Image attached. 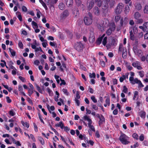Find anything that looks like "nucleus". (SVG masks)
Returning <instances> with one entry per match:
<instances>
[{
    "label": "nucleus",
    "mask_w": 148,
    "mask_h": 148,
    "mask_svg": "<svg viewBox=\"0 0 148 148\" xmlns=\"http://www.w3.org/2000/svg\"><path fill=\"white\" fill-rule=\"evenodd\" d=\"M139 115L142 118L144 119L145 117L146 113L144 111H141L139 112Z\"/></svg>",
    "instance_id": "18"
},
{
    "label": "nucleus",
    "mask_w": 148,
    "mask_h": 148,
    "mask_svg": "<svg viewBox=\"0 0 148 148\" xmlns=\"http://www.w3.org/2000/svg\"><path fill=\"white\" fill-rule=\"evenodd\" d=\"M32 24L34 28H35L34 26L35 27V28H38V26L37 23L34 21H33L32 22Z\"/></svg>",
    "instance_id": "34"
},
{
    "label": "nucleus",
    "mask_w": 148,
    "mask_h": 148,
    "mask_svg": "<svg viewBox=\"0 0 148 148\" xmlns=\"http://www.w3.org/2000/svg\"><path fill=\"white\" fill-rule=\"evenodd\" d=\"M128 89L126 87V86H123V88L122 90V92L125 93H127V92Z\"/></svg>",
    "instance_id": "43"
},
{
    "label": "nucleus",
    "mask_w": 148,
    "mask_h": 148,
    "mask_svg": "<svg viewBox=\"0 0 148 148\" xmlns=\"http://www.w3.org/2000/svg\"><path fill=\"white\" fill-rule=\"evenodd\" d=\"M144 12L145 14H148V6L147 5H146L144 7Z\"/></svg>",
    "instance_id": "36"
},
{
    "label": "nucleus",
    "mask_w": 148,
    "mask_h": 148,
    "mask_svg": "<svg viewBox=\"0 0 148 148\" xmlns=\"http://www.w3.org/2000/svg\"><path fill=\"white\" fill-rule=\"evenodd\" d=\"M140 16V14L138 12H136L135 13L134 18L136 19H138Z\"/></svg>",
    "instance_id": "27"
},
{
    "label": "nucleus",
    "mask_w": 148,
    "mask_h": 148,
    "mask_svg": "<svg viewBox=\"0 0 148 148\" xmlns=\"http://www.w3.org/2000/svg\"><path fill=\"white\" fill-rule=\"evenodd\" d=\"M7 102L8 103H10L12 102L11 100L10 99V97L8 96L6 97Z\"/></svg>",
    "instance_id": "57"
},
{
    "label": "nucleus",
    "mask_w": 148,
    "mask_h": 148,
    "mask_svg": "<svg viewBox=\"0 0 148 148\" xmlns=\"http://www.w3.org/2000/svg\"><path fill=\"white\" fill-rule=\"evenodd\" d=\"M21 123L22 125L25 127H26L27 128H29V124L26 122H24V121H22Z\"/></svg>",
    "instance_id": "29"
},
{
    "label": "nucleus",
    "mask_w": 148,
    "mask_h": 148,
    "mask_svg": "<svg viewBox=\"0 0 148 148\" xmlns=\"http://www.w3.org/2000/svg\"><path fill=\"white\" fill-rule=\"evenodd\" d=\"M39 51H40L41 52H43L40 47H36V49L35 50V51L36 52H37Z\"/></svg>",
    "instance_id": "54"
},
{
    "label": "nucleus",
    "mask_w": 148,
    "mask_h": 148,
    "mask_svg": "<svg viewBox=\"0 0 148 148\" xmlns=\"http://www.w3.org/2000/svg\"><path fill=\"white\" fill-rule=\"evenodd\" d=\"M137 82H136V83L138 84V87L140 88H142L144 86V85H143L141 81L138 79V81H136Z\"/></svg>",
    "instance_id": "26"
},
{
    "label": "nucleus",
    "mask_w": 148,
    "mask_h": 148,
    "mask_svg": "<svg viewBox=\"0 0 148 148\" xmlns=\"http://www.w3.org/2000/svg\"><path fill=\"white\" fill-rule=\"evenodd\" d=\"M106 103V104H107V105L108 106H109L110 104V98H107L105 101Z\"/></svg>",
    "instance_id": "51"
},
{
    "label": "nucleus",
    "mask_w": 148,
    "mask_h": 148,
    "mask_svg": "<svg viewBox=\"0 0 148 148\" xmlns=\"http://www.w3.org/2000/svg\"><path fill=\"white\" fill-rule=\"evenodd\" d=\"M19 79L22 82H24L25 81V79L24 77H23L21 76L18 77Z\"/></svg>",
    "instance_id": "64"
},
{
    "label": "nucleus",
    "mask_w": 148,
    "mask_h": 148,
    "mask_svg": "<svg viewBox=\"0 0 148 148\" xmlns=\"http://www.w3.org/2000/svg\"><path fill=\"white\" fill-rule=\"evenodd\" d=\"M92 123V122L90 123H88V125L89 127V128L90 129V130L93 132H95V130L94 128V127L92 125H91V124Z\"/></svg>",
    "instance_id": "21"
},
{
    "label": "nucleus",
    "mask_w": 148,
    "mask_h": 148,
    "mask_svg": "<svg viewBox=\"0 0 148 148\" xmlns=\"http://www.w3.org/2000/svg\"><path fill=\"white\" fill-rule=\"evenodd\" d=\"M84 120H87L88 121V123H90L92 122L91 120L86 115L84 116Z\"/></svg>",
    "instance_id": "33"
},
{
    "label": "nucleus",
    "mask_w": 148,
    "mask_h": 148,
    "mask_svg": "<svg viewBox=\"0 0 148 148\" xmlns=\"http://www.w3.org/2000/svg\"><path fill=\"white\" fill-rule=\"evenodd\" d=\"M9 114L11 116H13L15 115V113L12 110H11L9 112Z\"/></svg>",
    "instance_id": "41"
},
{
    "label": "nucleus",
    "mask_w": 148,
    "mask_h": 148,
    "mask_svg": "<svg viewBox=\"0 0 148 148\" xmlns=\"http://www.w3.org/2000/svg\"><path fill=\"white\" fill-rule=\"evenodd\" d=\"M108 3L111 8L113 7L115 4V2L114 0H110Z\"/></svg>",
    "instance_id": "23"
},
{
    "label": "nucleus",
    "mask_w": 148,
    "mask_h": 148,
    "mask_svg": "<svg viewBox=\"0 0 148 148\" xmlns=\"http://www.w3.org/2000/svg\"><path fill=\"white\" fill-rule=\"evenodd\" d=\"M130 39L132 40H134L135 39V36L132 30L130 32Z\"/></svg>",
    "instance_id": "17"
},
{
    "label": "nucleus",
    "mask_w": 148,
    "mask_h": 148,
    "mask_svg": "<svg viewBox=\"0 0 148 148\" xmlns=\"http://www.w3.org/2000/svg\"><path fill=\"white\" fill-rule=\"evenodd\" d=\"M18 46L21 49L23 48V45L21 40H19L18 43Z\"/></svg>",
    "instance_id": "39"
},
{
    "label": "nucleus",
    "mask_w": 148,
    "mask_h": 148,
    "mask_svg": "<svg viewBox=\"0 0 148 148\" xmlns=\"http://www.w3.org/2000/svg\"><path fill=\"white\" fill-rule=\"evenodd\" d=\"M64 130L66 132H68L70 130V128H69L68 127H67V126L64 127Z\"/></svg>",
    "instance_id": "62"
},
{
    "label": "nucleus",
    "mask_w": 148,
    "mask_h": 148,
    "mask_svg": "<svg viewBox=\"0 0 148 148\" xmlns=\"http://www.w3.org/2000/svg\"><path fill=\"white\" fill-rule=\"evenodd\" d=\"M74 49L78 51L83 50L84 48L83 44L81 42H77L75 44Z\"/></svg>",
    "instance_id": "3"
},
{
    "label": "nucleus",
    "mask_w": 148,
    "mask_h": 148,
    "mask_svg": "<svg viewBox=\"0 0 148 148\" xmlns=\"http://www.w3.org/2000/svg\"><path fill=\"white\" fill-rule=\"evenodd\" d=\"M62 91L66 95H68L69 93L67 89L63 88L62 89Z\"/></svg>",
    "instance_id": "55"
},
{
    "label": "nucleus",
    "mask_w": 148,
    "mask_h": 148,
    "mask_svg": "<svg viewBox=\"0 0 148 148\" xmlns=\"http://www.w3.org/2000/svg\"><path fill=\"white\" fill-rule=\"evenodd\" d=\"M9 50L10 51L11 56H14L16 55V52L15 51H14V50L11 49V48L9 47L8 48Z\"/></svg>",
    "instance_id": "22"
},
{
    "label": "nucleus",
    "mask_w": 148,
    "mask_h": 148,
    "mask_svg": "<svg viewBox=\"0 0 148 148\" xmlns=\"http://www.w3.org/2000/svg\"><path fill=\"white\" fill-rule=\"evenodd\" d=\"M123 50V45L121 44L119 45V53L120 52H121Z\"/></svg>",
    "instance_id": "48"
},
{
    "label": "nucleus",
    "mask_w": 148,
    "mask_h": 148,
    "mask_svg": "<svg viewBox=\"0 0 148 148\" xmlns=\"http://www.w3.org/2000/svg\"><path fill=\"white\" fill-rule=\"evenodd\" d=\"M93 12L97 16H98L100 14V10L99 8L96 6L93 9Z\"/></svg>",
    "instance_id": "11"
},
{
    "label": "nucleus",
    "mask_w": 148,
    "mask_h": 148,
    "mask_svg": "<svg viewBox=\"0 0 148 148\" xmlns=\"http://www.w3.org/2000/svg\"><path fill=\"white\" fill-rule=\"evenodd\" d=\"M96 3H97V5L99 7H100L101 6L102 3V2L101 0H99L98 1H97Z\"/></svg>",
    "instance_id": "56"
},
{
    "label": "nucleus",
    "mask_w": 148,
    "mask_h": 148,
    "mask_svg": "<svg viewBox=\"0 0 148 148\" xmlns=\"http://www.w3.org/2000/svg\"><path fill=\"white\" fill-rule=\"evenodd\" d=\"M135 8L138 10H140L142 8V5L140 3H135Z\"/></svg>",
    "instance_id": "16"
},
{
    "label": "nucleus",
    "mask_w": 148,
    "mask_h": 148,
    "mask_svg": "<svg viewBox=\"0 0 148 148\" xmlns=\"http://www.w3.org/2000/svg\"><path fill=\"white\" fill-rule=\"evenodd\" d=\"M144 139V137L143 134H141L139 137V140L141 141H142Z\"/></svg>",
    "instance_id": "60"
},
{
    "label": "nucleus",
    "mask_w": 148,
    "mask_h": 148,
    "mask_svg": "<svg viewBox=\"0 0 148 148\" xmlns=\"http://www.w3.org/2000/svg\"><path fill=\"white\" fill-rule=\"evenodd\" d=\"M129 80L132 84H136V82H137L136 81H138V79L137 78H135V79H134L133 77L131 76L130 77Z\"/></svg>",
    "instance_id": "13"
},
{
    "label": "nucleus",
    "mask_w": 148,
    "mask_h": 148,
    "mask_svg": "<svg viewBox=\"0 0 148 148\" xmlns=\"http://www.w3.org/2000/svg\"><path fill=\"white\" fill-rule=\"evenodd\" d=\"M45 1L50 9H51L52 7L54 8V5L56 3L54 0H45Z\"/></svg>",
    "instance_id": "7"
},
{
    "label": "nucleus",
    "mask_w": 148,
    "mask_h": 148,
    "mask_svg": "<svg viewBox=\"0 0 148 148\" xmlns=\"http://www.w3.org/2000/svg\"><path fill=\"white\" fill-rule=\"evenodd\" d=\"M48 110L49 111V113H50L52 114V116L53 118H55V117H56V114L55 112H51V111H50V110L49 109H48Z\"/></svg>",
    "instance_id": "52"
},
{
    "label": "nucleus",
    "mask_w": 148,
    "mask_h": 148,
    "mask_svg": "<svg viewBox=\"0 0 148 148\" xmlns=\"http://www.w3.org/2000/svg\"><path fill=\"white\" fill-rule=\"evenodd\" d=\"M132 65L134 67L136 68L138 70H141L143 69L142 67L140 66V62L138 61L133 62Z\"/></svg>",
    "instance_id": "9"
},
{
    "label": "nucleus",
    "mask_w": 148,
    "mask_h": 148,
    "mask_svg": "<svg viewBox=\"0 0 148 148\" xmlns=\"http://www.w3.org/2000/svg\"><path fill=\"white\" fill-rule=\"evenodd\" d=\"M88 40L90 43H93L95 40V37L93 31L90 30L89 33Z\"/></svg>",
    "instance_id": "5"
},
{
    "label": "nucleus",
    "mask_w": 148,
    "mask_h": 148,
    "mask_svg": "<svg viewBox=\"0 0 148 148\" xmlns=\"http://www.w3.org/2000/svg\"><path fill=\"white\" fill-rule=\"evenodd\" d=\"M103 39L102 38L99 37L98 38L97 40L96 41V43L98 45H99L101 43V42Z\"/></svg>",
    "instance_id": "24"
},
{
    "label": "nucleus",
    "mask_w": 148,
    "mask_h": 148,
    "mask_svg": "<svg viewBox=\"0 0 148 148\" xmlns=\"http://www.w3.org/2000/svg\"><path fill=\"white\" fill-rule=\"evenodd\" d=\"M139 145L138 143H136L135 144H134L133 146L131 145V148H135L136 147H138Z\"/></svg>",
    "instance_id": "58"
},
{
    "label": "nucleus",
    "mask_w": 148,
    "mask_h": 148,
    "mask_svg": "<svg viewBox=\"0 0 148 148\" xmlns=\"http://www.w3.org/2000/svg\"><path fill=\"white\" fill-rule=\"evenodd\" d=\"M100 64L101 66L102 67H104L106 65V64L104 61L102 59L100 60Z\"/></svg>",
    "instance_id": "38"
},
{
    "label": "nucleus",
    "mask_w": 148,
    "mask_h": 148,
    "mask_svg": "<svg viewBox=\"0 0 148 148\" xmlns=\"http://www.w3.org/2000/svg\"><path fill=\"white\" fill-rule=\"evenodd\" d=\"M75 103L77 104V106H79L80 105V102L77 99H75Z\"/></svg>",
    "instance_id": "63"
},
{
    "label": "nucleus",
    "mask_w": 148,
    "mask_h": 148,
    "mask_svg": "<svg viewBox=\"0 0 148 148\" xmlns=\"http://www.w3.org/2000/svg\"><path fill=\"white\" fill-rule=\"evenodd\" d=\"M34 86L36 89L41 93H42V90L41 89L40 87L36 84H35L34 85Z\"/></svg>",
    "instance_id": "19"
},
{
    "label": "nucleus",
    "mask_w": 148,
    "mask_h": 148,
    "mask_svg": "<svg viewBox=\"0 0 148 148\" xmlns=\"http://www.w3.org/2000/svg\"><path fill=\"white\" fill-rule=\"evenodd\" d=\"M130 10V7L128 5H126L125 8V12L126 14L129 12Z\"/></svg>",
    "instance_id": "31"
},
{
    "label": "nucleus",
    "mask_w": 148,
    "mask_h": 148,
    "mask_svg": "<svg viewBox=\"0 0 148 148\" xmlns=\"http://www.w3.org/2000/svg\"><path fill=\"white\" fill-rule=\"evenodd\" d=\"M35 89H32L30 88H28V95L29 96H31V95L33 94L34 92Z\"/></svg>",
    "instance_id": "30"
},
{
    "label": "nucleus",
    "mask_w": 148,
    "mask_h": 148,
    "mask_svg": "<svg viewBox=\"0 0 148 148\" xmlns=\"http://www.w3.org/2000/svg\"><path fill=\"white\" fill-rule=\"evenodd\" d=\"M22 11H23L25 12H26L27 10V8L25 6H23L22 7Z\"/></svg>",
    "instance_id": "59"
},
{
    "label": "nucleus",
    "mask_w": 148,
    "mask_h": 148,
    "mask_svg": "<svg viewBox=\"0 0 148 148\" xmlns=\"http://www.w3.org/2000/svg\"><path fill=\"white\" fill-rule=\"evenodd\" d=\"M18 14L17 16V17L20 21H22V18L20 12H16V14Z\"/></svg>",
    "instance_id": "28"
},
{
    "label": "nucleus",
    "mask_w": 148,
    "mask_h": 148,
    "mask_svg": "<svg viewBox=\"0 0 148 148\" xmlns=\"http://www.w3.org/2000/svg\"><path fill=\"white\" fill-rule=\"evenodd\" d=\"M73 14L74 17H77L79 16V10L77 9L74 10L73 11Z\"/></svg>",
    "instance_id": "15"
},
{
    "label": "nucleus",
    "mask_w": 148,
    "mask_h": 148,
    "mask_svg": "<svg viewBox=\"0 0 148 148\" xmlns=\"http://www.w3.org/2000/svg\"><path fill=\"white\" fill-rule=\"evenodd\" d=\"M137 55L139 57H140L142 56V52L140 50H138L137 52Z\"/></svg>",
    "instance_id": "44"
},
{
    "label": "nucleus",
    "mask_w": 148,
    "mask_h": 148,
    "mask_svg": "<svg viewBox=\"0 0 148 148\" xmlns=\"http://www.w3.org/2000/svg\"><path fill=\"white\" fill-rule=\"evenodd\" d=\"M38 139L40 141L41 143L43 145L45 144V141L44 139L41 136H39L38 137Z\"/></svg>",
    "instance_id": "35"
},
{
    "label": "nucleus",
    "mask_w": 148,
    "mask_h": 148,
    "mask_svg": "<svg viewBox=\"0 0 148 148\" xmlns=\"http://www.w3.org/2000/svg\"><path fill=\"white\" fill-rule=\"evenodd\" d=\"M103 27H106L108 26L109 28L106 31V34L108 36L110 35L112 32H114L116 29L115 25L114 23L110 24L108 20L106 19L105 21H103Z\"/></svg>",
    "instance_id": "1"
},
{
    "label": "nucleus",
    "mask_w": 148,
    "mask_h": 148,
    "mask_svg": "<svg viewBox=\"0 0 148 148\" xmlns=\"http://www.w3.org/2000/svg\"><path fill=\"white\" fill-rule=\"evenodd\" d=\"M107 36L105 37L103 39L102 41V44L104 46H105L106 45V43L107 42Z\"/></svg>",
    "instance_id": "32"
},
{
    "label": "nucleus",
    "mask_w": 148,
    "mask_h": 148,
    "mask_svg": "<svg viewBox=\"0 0 148 148\" xmlns=\"http://www.w3.org/2000/svg\"><path fill=\"white\" fill-rule=\"evenodd\" d=\"M58 6L60 9L61 10H63L65 9V6L63 3H60Z\"/></svg>",
    "instance_id": "20"
},
{
    "label": "nucleus",
    "mask_w": 148,
    "mask_h": 148,
    "mask_svg": "<svg viewBox=\"0 0 148 148\" xmlns=\"http://www.w3.org/2000/svg\"><path fill=\"white\" fill-rule=\"evenodd\" d=\"M128 137L123 133H121L119 138V140L121 143L123 145L127 144L129 143V142L128 140Z\"/></svg>",
    "instance_id": "2"
},
{
    "label": "nucleus",
    "mask_w": 148,
    "mask_h": 148,
    "mask_svg": "<svg viewBox=\"0 0 148 148\" xmlns=\"http://www.w3.org/2000/svg\"><path fill=\"white\" fill-rule=\"evenodd\" d=\"M144 25V28L145 31L146 32L148 31V22H146L143 24Z\"/></svg>",
    "instance_id": "25"
},
{
    "label": "nucleus",
    "mask_w": 148,
    "mask_h": 148,
    "mask_svg": "<svg viewBox=\"0 0 148 148\" xmlns=\"http://www.w3.org/2000/svg\"><path fill=\"white\" fill-rule=\"evenodd\" d=\"M94 2L93 0L88 1L87 3V6L89 10H90L93 7L94 5Z\"/></svg>",
    "instance_id": "10"
},
{
    "label": "nucleus",
    "mask_w": 148,
    "mask_h": 148,
    "mask_svg": "<svg viewBox=\"0 0 148 148\" xmlns=\"http://www.w3.org/2000/svg\"><path fill=\"white\" fill-rule=\"evenodd\" d=\"M90 98L91 99L94 103H96L97 102V100L95 99V97L94 96L92 95L91 96Z\"/></svg>",
    "instance_id": "45"
},
{
    "label": "nucleus",
    "mask_w": 148,
    "mask_h": 148,
    "mask_svg": "<svg viewBox=\"0 0 148 148\" xmlns=\"http://www.w3.org/2000/svg\"><path fill=\"white\" fill-rule=\"evenodd\" d=\"M65 2L66 5L68 7H71L73 5V0H65Z\"/></svg>",
    "instance_id": "14"
},
{
    "label": "nucleus",
    "mask_w": 148,
    "mask_h": 148,
    "mask_svg": "<svg viewBox=\"0 0 148 148\" xmlns=\"http://www.w3.org/2000/svg\"><path fill=\"white\" fill-rule=\"evenodd\" d=\"M132 136L134 138L136 139V140H138V136L136 133H134L132 135Z\"/></svg>",
    "instance_id": "46"
},
{
    "label": "nucleus",
    "mask_w": 148,
    "mask_h": 148,
    "mask_svg": "<svg viewBox=\"0 0 148 148\" xmlns=\"http://www.w3.org/2000/svg\"><path fill=\"white\" fill-rule=\"evenodd\" d=\"M80 98V97L79 95V92L78 91H77L76 92V97H75V99H79Z\"/></svg>",
    "instance_id": "50"
},
{
    "label": "nucleus",
    "mask_w": 148,
    "mask_h": 148,
    "mask_svg": "<svg viewBox=\"0 0 148 148\" xmlns=\"http://www.w3.org/2000/svg\"><path fill=\"white\" fill-rule=\"evenodd\" d=\"M69 14V10L67 9L65 10L62 14V16L63 18L66 17L68 16Z\"/></svg>",
    "instance_id": "12"
},
{
    "label": "nucleus",
    "mask_w": 148,
    "mask_h": 148,
    "mask_svg": "<svg viewBox=\"0 0 148 148\" xmlns=\"http://www.w3.org/2000/svg\"><path fill=\"white\" fill-rule=\"evenodd\" d=\"M96 116L98 118L99 120V125L101 126L104 123L105 121V119L103 116L102 114H97L96 115Z\"/></svg>",
    "instance_id": "6"
},
{
    "label": "nucleus",
    "mask_w": 148,
    "mask_h": 148,
    "mask_svg": "<svg viewBox=\"0 0 148 148\" xmlns=\"http://www.w3.org/2000/svg\"><path fill=\"white\" fill-rule=\"evenodd\" d=\"M116 39L114 38L112 39L111 41V44L113 46H115L116 45Z\"/></svg>",
    "instance_id": "47"
},
{
    "label": "nucleus",
    "mask_w": 148,
    "mask_h": 148,
    "mask_svg": "<svg viewBox=\"0 0 148 148\" xmlns=\"http://www.w3.org/2000/svg\"><path fill=\"white\" fill-rule=\"evenodd\" d=\"M38 116H39V118L40 119V121L42 122V123H43L44 124H45V123L42 119V116H41V115L40 114V112H38Z\"/></svg>",
    "instance_id": "42"
},
{
    "label": "nucleus",
    "mask_w": 148,
    "mask_h": 148,
    "mask_svg": "<svg viewBox=\"0 0 148 148\" xmlns=\"http://www.w3.org/2000/svg\"><path fill=\"white\" fill-rule=\"evenodd\" d=\"M121 18L120 15L116 16L115 17V21L117 23Z\"/></svg>",
    "instance_id": "37"
},
{
    "label": "nucleus",
    "mask_w": 148,
    "mask_h": 148,
    "mask_svg": "<svg viewBox=\"0 0 148 148\" xmlns=\"http://www.w3.org/2000/svg\"><path fill=\"white\" fill-rule=\"evenodd\" d=\"M59 37L61 39H64V35L61 32L59 33Z\"/></svg>",
    "instance_id": "49"
},
{
    "label": "nucleus",
    "mask_w": 148,
    "mask_h": 148,
    "mask_svg": "<svg viewBox=\"0 0 148 148\" xmlns=\"http://www.w3.org/2000/svg\"><path fill=\"white\" fill-rule=\"evenodd\" d=\"M89 76L90 78H95L96 77V74L94 73H89Z\"/></svg>",
    "instance_id": "40"
},
{
    "label": "nucleus",
    "mask_w": 148,
    "mask_h": 148,
    "mask_svg": "<svg viewBox=\"0 0 148 148\" xmlns=\"http://www.w3.org/2000/svg\"><path fill=\"white\" fill-rule=\"evenodd\" d=\"M124 5L122 3H119L116 7L115 10V13L117 14H120L122 11V9L123 8Z\"/></svg>",
    "instance_id": "4"
},
{
    "label": "nucleus",
    "mask_w": 148,
    "mask_h": 148,
    "mask_svg": "<svg viewBox=\"0 0 148 148\" xmlns=\"http://www.w3.org/2000/svg\"><path fill=\"white\" fill-rule=\"evenodd\" d=\"M139 74L141 77H143L144 76V72L142 71L138 72Z\"/></svg>",
    "instance_id": "53"
},
{
    "label": "nucleus",
    "mask_w": 148,
    "mask_h": 148,
    "mask_svg": "<svg viewBox=\"0 0 148 148\" xmlns=\"http://www.w3.org/2000/svg\"><path fill=\"white\" fill-rule=\"evenodd\" d=\"M84 22L86 25H89L92 24V19L88 16H86L84 18Z\"/></svg>",
    "instance_id": "8"
},
{
    "label": "nucleus",
    "mask_w": 148,
    "mask_h": 148,
    "mask_svg": "<svg viewBox=\"0 0 148 148\" xmlns=\"http://www.w3.org/2000/svg\"><path fill=\"white\" fill-rule=\"evenodd\" d=\"M30 138L31 137L32 140L34 142L36 141V139L34 137V135L32 134H30Z\"/></svg>",
    "instance_id": "61"
}]
</instances>
